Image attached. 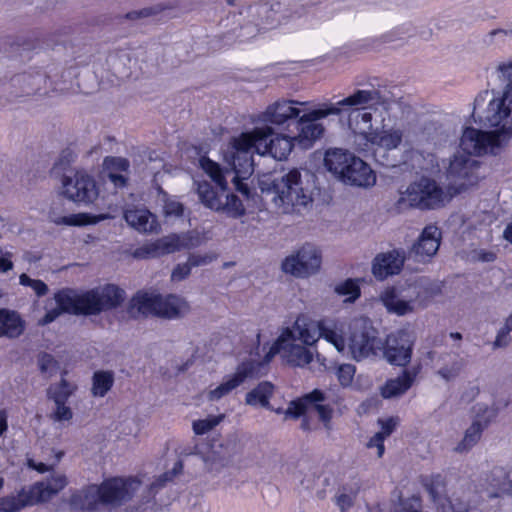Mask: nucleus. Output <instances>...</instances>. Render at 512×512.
<instances>
[{
    "instance_id": "obj_1",
    "label": "nucleus",
    "mask_w": 512,
    "mask_h": 512,
    "mask_svg": "<svg viewBox=\"0 0 512 512\" xmlns=\"http://www.w3.org/2000/svg\"><path fill=\"white\" fill-rule=\"evenodd\" d=\"M338 104L345 109L352 108L348 114V126L358 149L371 151L375 161L382 166H396L395 153L404 141L405 131L388 123L395 119L394 112L399 108L397 100L376 89H359Z\"/></svg>"
},
{
    "instance_id": "obj_2",
    "label": "nucleus",
    "mask_w": 512,
    "mask_h": 512,
    "mask_svg": "<svg viewBox=\"0 0 512 512\" xmlns=\"http://www.w3.org/2000/svg\"><path fill=\"white\" fill-rule=\"evenodd\" d=\"M311 179L308 172L294 168L271 180H261L260 188L283 213H291L311 205Z\"/></svg>"
},
{
    "instance_id": "obj_3",
    "label": "nucleus",
    "mask_w": 512,
    "mask_h": 512,
    "mask_svg": "<svg viewBox=\"0 0 512 512\" xmlns=\"http://www.w3.org/2000/svg\"><path fill=\"white\" fill-rule=\"evenodd\" d=\"M62 312L75 315H97L102 311L120 306L125 300V292L114 284L78 293L73 289H63L54 295Z\"/></svg>"
},
{
    "instance_id": "obj_4",
    "label": "nucleus",
    "mask_w": 512,
    "mask_h": 512,
    "mask_svg": "<svg viewBox=\"0 0 512 512\" xmlns=\"http://www.w3.org/2000/svg\"><path fill=\"white\" fill-rule=\"evenodd\" d=\"M499 77L507 80L502 91L485 90L475 98V107L480 118L488 125H501L506 131L512 129V62L497 66Z\"/></svg>"
},
{
    "instance_id": "obj_5",
    "label": "nucleus",
    "mask_w": 512,
    "mask_h": 512,
    "mask_svg": "<svg viewBox=\"0 0 512 512\" xmlns=\"http://www.w3.org/2000/svg\"><path fill=\"white\" fill-rule=\"evenodd\" d=\"M440 292L438 285L415 281L387 287L379 295V300L388 313L405 316L427 307Z\"/></svg>"
},
{
    "instance_id": "obj_6",
    "label": "nucleus",
    "mask_w": 512,
    "mask_h": 512,
    "mask_svg": "<svg viewBox=\"0 0 512 512\" xmlns=\"http://www.w3.org/2000/svg\"><path fill=\"white\" fill-rule=\"evenodd\" d=\"M274 133L272 127H257L251 132L241 133L232 141L227 162L231 165L232 171L238 177L248 178L254 170L252 153L258 154L262 151V141L271 137Z\"/></svg>"
},
{
    "instance_id": "obj_7",
    "label": "nucleus",
    "mask_w": 512,
    "mask_h": 512,
    "mask_svg": "<svg viewBox=\"0 0 512 512\" xmlns=\"http://www.w3.org/2000/svg\"><path fill=\"white\" fill-rule=\"evenodd\" d=\"M450 197L476 187L483 178L482 163L464 152H456L443 161Z\"/></svg>"
},
{
    "instance_id": "obj_8",
    "label": "nucleus",
    "mask_w": 512,
    "mask_h": 512,
    "mask_svg": "<svg viewBox=\"0 0 512 512\" xmlns=\"http://www.w3.org/2000/svg\"><path fill=\"white\" fill-rule=\"evenodd\" d=\"M450 198L448 192L445 193L435 180L422 177L400 193L395 206L399 212L410 208L435 209L444 205Z\"/></svg>"
},
{
    "instance_id": "obj_9",
    "label": "nucleus",
    "mask_w": 512,
    "mask_h": 512,
    "mask_svg": "<svg viewBox=\"0 0 512 512\" xmlns=\"http://www.w3.org/2000/svg\"><path fill=\"white\" fill-rule=\"evenodd\" d=\"M473 116L478 117L479 121L485 126L492 127L480 118L479 111L475 106L473 107ZM493 127L499 129L487 132L475 128H466L460 139L461 152L470 156L488 153L496 155L501 149L503 143L512 135V128L511 131L508 132L501 125H494Z\"/></svg>"
},
{
    "instance_id": "obj_10",
    "label": "nucleus",
    "mask_w": 512,
    "mask_h": 512,
    "mask_svg": "<svg viewBox=\"0 0 512 512\" xmlns=\"http://www.w3.org/2000/svg\"><path fill=\"white\" fill-rule=\"evenodd\" d=\"M344 109L338 102L336 104L326 102L314 109H303L297 118L298 134L293 139L305 148L310 147L314 141L322 137L325 131L319 120L331 115L338 116Z\"/></svg>"
},
{
    "instance_id": "obj_11",
    "label": "nucleus",
    "mask_w": 512,
    "mask_h": 512,
    "mask_svg": "<svg viewBox=\"0 0 512 512\" xmlns=\"http://www.w3.org/2000/svg\"><path fill=\"white\" fill-rule=\"evenodd\" d=\"M349 328L351 335L348 347L356 361L376 355L377 351L383 348V343L368 318L353 319Z\"/></svg>"
},
{
    "instance_id": "obj_12",
    "label": "nucleus",
    "mask_w": 512,
    "mask_h": 512,
    "mask_svg": "<svg viewBox=\"0 0 512 512\" xmlns=\"http://www.w3.org/2000/svg\"><path fill=\"white\" fill-rule=\"evenodd\" d=\"M322 264L321 251L313 244L305 243L281 264L282 270L296 278L306 279L316 275Z\"/></svg>"
},
{
    "instance_id": "obj_13",
    "label": "nucleus",
    "mask_w": 512,
    "mask_h": 512,
    "mask_svg": "<svg viewBox=\"0 0 512 512\" xmlns=\"http://www.w3.org/2000/svg\"><path fill=\"white\" fill-rule=\"evenodd\" d=\"M200 166L215 182L219 191L212 187L208 182L198 183L197 194L199 200L206 208L218 212L221 208V201L227 191V182L223 175V171L216 162L206 157H202L200 159Z\"/></svg>"
},
{
    "instance_id": "obj_14",
    "label": "nucleus",
    "mask_w": 512,
    "mask_h": 512,
    "mask_svg": "<svg viewBox=\"0 0 512 512\" xmlns=\"http://www.w3.org/2000/svg\"><path fill=\"white\" fill-rule=\"evenodd\" d=\"M62 193L67 199L85 205L92 203L98 197L94 179L82 171L63 177Z\"/></svg>"
},
{
    "instance_id": "obj_15",
    "label": "nucleus",
    "mask_w": 512,
    "mask_h": 512,
    "mask_svg": "<svg viewBox=\"0 0 512 512\" xmlns=\"http://www.w3.org/2000/svg\"><path fill=\"white\" fill-rule=\"evenodd\" d=\"M264 363L249 360L238 365L234 374L227 376L224 381L215 389L209 391L208 399L217 401L222 397L231 393L238 386L248 379L258 378L262 376Z\"/></svg>"
},
{
    "instance_id": "obj_16",
    "label": "nucleus",
    "mask_w": 512,
    "mask_h": 512,
    "mask_svg": "<svg viewBox=\"0 0 512 512\" xmlns=\"http://www.w3.org/2000/svg\"><path fill=\"white\" fill-rule=\"evenodd\" d=\"M429 493L436 504L438 512H469L476 508L481 497L470 487L454 492L451 497L440 495L435 487H431Z\"/></svg>"
},
{
    "instance_id": "obj_17",
    "label": "nucleus",
    "mask_w": 512,
    "mask_h": 512,
    "mask_svg": "<svg viewBox=\"0 0 512 512\" xmlns=\"http://www.w3.org/2000/svg\"><path fill=\"white\" fill-rule=\"evenodd\" d=\"M140 482L134 479L111 478L99 486L103 506L118 507L131 499Z\"/></svg>"
},
{
    "instance_id": "obj_18",
    "label": "nucleus",
    "mask_w": 512,
    "mask_h": 512,
    "mask_svg": "<svg viewBox=\"0 0 512 512\" xmlns=\"http://www.w3.org/2000/svg\"><path fill=\"white\" fill-rule=\"evenodd\" d=\"M308 102L296 100L279 99L269 104L266 109L258 115V122L275 126H282L288 121L297 119L302 113L298 106H306ZM265 127H269L266 125Z\"/></svg>"
},
{
    "instance_id": "obj_19",
    "label": "nucleus",
    "mask_w": 512,
    "mask_h": 512,
    "mask_svg": "<svg viewBox=\"0 0 512 512\" xmlns=\"http://www.w3.org/2000/svg\"><path fill=\"white\" fill-rule=\"evenodd\" d=\"M413 345L409 332L399 330L391 333L386 338L384 357L390 364L405 367L411 361Z\"/></svg>"
},
{
    "instance_id": "obj_20",
    "label": "nucleus",
    "mask_w": 512,
    "mask_h": 512,
    "mask_svg": "<svg viewBox=\"0 0 512 512\" xmlns=\"http://www.w3.org/2000/svg\"><path fill=\"white\" fill-rule=\"evenodd\" d=\"M322 321L299 315L291 328H286L280 337V343L300 341L307 346L314 345L321 338Z\"/></svg>"
},
{
    "instance_id": "obj_21",
    "label": "nucleus",
    "mask_w": 512,
    "mask_h": 512,
    "mask_svg": "<svg viewBox=\"0 0 512 512\" xmlns=\"http://www.w3.org/2000/svg\"><path fill=\"white\" fill-rule=\"evenodd\" d=\"M194 455L198 456L204 463L209 473H218L230 463V454L221 443H207L197 445Z\"/></svg>"
},
{
    "instance_id": "obj_22",
    "label": "nucleus",
    "mask_w": 512,
    "mask_h": 512,
    "mask_svg": "<svg viewBox=\"0 0 512 512\" xmlns=\"http://www.w3.org/2000/svg\"><path fill=\"white\" fill-rule=\"evenodd\" d=\"M442 234L440 229L435 225L426 226L418 240L413 244L410 254L417 261H426L431 259L438 251Z\"/></svg>"
},
{
    "instance_id": "obj_23",
    "label": "nucleus",
    "mask_w": 512,
    "mask_h": 512,
    "mask_svg": "<svg viewBox=\"0 0 512 512\" xmlns=\"http://www.w3.org/2000/svg\"><path fill=\"white\" fill-rule=\"evenodd\" d=\"M68 483L67 476L61 472H54L45 480L34 483L29 490L35 505L48 502L62 491Z\"/></svg>"
},
{
    "instance_id": "obj_24",
    "label": "nucleus",
    "mask_w": 512,
    "mask_h": 512,
    "mask_svg": "<svg viewBox=\"0 0 512 512\" xmlns=\"http://www.w3.org/2000/svg\"><path fill=\"white\" fill-rule=\"evenodd\" d=\"M275 353H281L287 363L296 367H305L313 360V353L308 348L295 344V341L280 343V337L266 356V361H269L270 354Z\"/></svg>"
},
{
    "instance_id": "obj_25",
    "label": "nucleus",
    "mask_w": 512,
    "mask_h": 512,
    "mask_svg": "<svg viewBox=\"0 0 512 512\" xmlns=\"http://www.w3.org/2000/svg\"><path fill=\"white\" fill-rule=\"evenodd\" d=\"M404 252L392 250L378 254L372 264V273L379 279L384 280L388 276L398 274L404 264Z\"/></svg>"
},
{
    "instance_id": "obj_26",
    "label": "nucleus",
    "mask_w": 512,
    "mask_h": 512,
    "mask_svg": "<svg viewBox=\"0 0 512 512\" xmlns=\"http://www.w3.org/2000/svg\"><path fill=\"white\" fill-rule=\"evenodd\" d=\"M123 216L127 224L139 233L157 234L161 230L157 217L145 208L126 209Z\"/></svg>"
},
{
    "instance_id": "obj_27",
    "label": "nucleus",
    "mask_w": 512,
    "mask_h": 512,
    "mask_svg": "<svg viewBox=\"0 0 512 512\" xmlns=\"http://www.w3.org/2000/svg\"><path fill=\"white\" fill-rule=\"evenodd\" d=\"M340 180L353 186L370 187L376 183V174L366 162L355 156Z\"/></svg>"
},
{
    "instance_id": "obj_28",
    "label": "nucleus",
    "mask_w": 512,
    "mask_h": 512,
    "mask_svg": "<svg viewBox=\"0 0 512 512\" xmlns=\"http://www.w3.org/2000/svg\"><path fill=\"white\" fill-rule=\"evenodd\" d=\"M68 503L73 510L96 511L103 507L98 485H89L75 490L69 497Z\"/></svg>"
},
{
    "instance_id": "obj_29",
    "label": "nucleus",
    "mask_w": 512,
    "mask_h": 512,
    "mask_svg": "<svg viewBox=\"0 0 512 512\" xmlns=\"http://www.w3.org/2000/svg\"><path fill=\"white\" fill-rule=\"evenodd\" d=\"M191 311L189 302L177 294H159L158 318L179 319Z\"/></svg>"
},
{
    "instance_id": "obj_30",
    "label": "nucleus",
    "mask_w": 512,
    "mask_h": 512,
    "mask_svg": "<svg viewBox=\"0 0 512 512\" xmlns=\"http://www.w3.org/2000/svg\"><path fill=\"white\" fill-rule=\"evenodd\" d=\"M159 293L137 292L129 304V313L134 316L158 317Z\"/></svg>"
},
{
    "instance_id": "obj_31",
    "label": "nucleus",
    "mask_w": 512,
    "mask_h": 512,
    "mask_svg": "<svg viewBox=\"0 0 512 512\" xmlns=\"http://www.w3.org/2000/svg\"><path fill=\"white\" fill-rule=\"evenodd\" d=\"M180 250L182 249L179 234L173 233L161 237L156 241L143 246L142 248L136 251V255L141 257L156 258Z\"/></svg>"
},
{
    "instance_id": "obj_32",
    "label": "nucleus",
    "mask_w": 512,
    "mask_h": 512,
    "mask_svg": "<svg viewBox=\"0 0 512 512\" xmlns=\"http://www.w3.org/2000/svg\"><path fill=\"white\" fill-rule=\"evenodd\" d=\"M419 368L405 369L401 375L388 380L381 388V395L384 398L399 397L406 393L417 377Z\"/></svg>"
},
{
    "instance_id": "obj_33",
    "label": "nucleus",
    "mask_w": 512,
    "mask_h": 512,
    "mask_svg": "<svg viewBox=\"0 0 512 512\" xmlns=\"http://www.w3.org/2000/svg\"><path fill=\"white\" fill-rule=\"evenodd\" d=\"M355 155L342 148H330L326 151L324 157L325 167L339 180L347 171Z\"/></svg>"
},
{
    "instance_id": "obj_34",
    "label": "nucleus",
    "mask_w": 512,
    "mask_h": 512,
    "mask_svg": "<svg viewBox=\"0 0 512 512\" xmlns=\"http://www.w3.org/2000/svg\"><path fill=\"white\" fill-rule=\"evenodd\" d=\"M437 375L446 382L456 379L466 365V361L458 353H443L438 358Z\"/></svg>"
},
{
    "instance_id": "obj_35",
    "label": "nucleus",
    "mask_w": 512,
    "mask_h": 512,
    "mask_svg": "<svg viewBox=\"0 0 512 512\" xmlns=\"http://www.w3.org/2000/svg\"><path fill=\"white\" fill-rule=\"evenodd\" d=\"M25 329V322L16 312L0 309V337L17 338Z\"/></svg>"
},
{
    "instance_id": "obj_36",
    "label": "nucleus",
    "mask_w": 512,
    "mask_h": 512,
    "mask_svg": "<svg viewBox=\"0 0 512 512\" xmlns=\"http://www.w3.org/2000/svg\"><path fill=\"white\" fill-rule=\"evenodd\" d=\"M268 138L269 137H266L265 140L262 141V151L260 155L269 154L277 160L286 159L293 147L292 139L285 135H277L267 142Z\"/></svg>"
},
{
    "instance_id": "obj_37",
    "label": "nucleus",
    "mask_w": 512,
    "mask_h": 512,
    "mask_svg": "<svg viewBox=\"0 0 512 512\" xmlns=\"http://www.w3.org/2000/svg\"><path fill=\"white\" fill-rule=\"evenodd\" d=\"M324 393L318 389L313 390L302 399L290 402L285 411L286 417L298 418L308 412L314 404H322Z\"/></svg>"
},
{
    "instance_id": "obj_38",
    "label": "nucleus",
    "mask_w": 512,
    "mask_h": 512,
    "mask_svg": "<svg viewBox=\"0 0 512 512\" xmlns=\"http://www.w3.org/2000/svg\"><path fill=\"white\" fill-rule=\"evenodd\" d=\"M34 505L29 489H22L17 495L11 494L0 498V512H19L25 507Z\"/></svg>"
},
{
    "instance_id": "obj_39",
    "label": "nucleus",
    "mask_w": 512,
    "mask_h": 512,
    "mask_svg": "<svg viewBox=\"0 0 512 512\" xmlns=\"http://www.w3.org/2000/svg\"><path fill=\"white\" fill-rule=\"evenodd\" d=\"M344 331L345 327L343 324L327 321H322L321 323V337L331 343L339 352H343L346 348Z\"/></svg>"
},
{
    "instance_id": "obj_40",
    "label": "nucleus",
    "mask_w": 512,
    "mask_h": 512,
    "mask_svg": "<svg viewBox=\"0 0 512 512\" xmlns=\"http://www.w3.org/2000/svg\"><path fill=\"white\" fill-rule=\"evenodd\" d=\"M486 429L485 423L473 421L466 429L464 437L456 445L454 451L457 453H466L471 450L481 439L483 431Z\"/></svg>"
},
{
    "instance_id": "obj_41",
    "label": "nucleus",
    "mask_w": 512,
    "mask_h": 512,
    "mask_svg": "<svg viewBox=\"0 0 512 512\" xmlns=\"http://www.w3.org/2000/svg\"><path fill=\"white\" fill-rule=\"evenodd\" d=\"M274 391L272 383L264 381L259 383L253 390L246 394L245 402L251 406L268 407L269 399Z\"/></svg>"
},
{
    "instance_id": "obj_42",
    "label": "nucleus",
    "mask_w": 512,
    "mask_h": 512,
    "mask_svg": "<svg viewBox=\"0 0 512 512\" xmlns=\"http://www.w3.org/2000/svg\"><path fill=\"white\" fill-rule=\"evenodd\" d=\"M76 389L77 386L74 383L68 382L62 377L59 383L49 386L47 389V397L52 400L54 404H60V402H66Z\"/></svg>"
},
{
    "instance_id": "obj_43",
    "label": "nucleus",
    "mask_w": 512,
    "mask_h": 512,
    "mask_svg": "<svg viewBox=\"0 0 512 512\" xmlns=\"http://www.w3.org/2000/svg\"><path fill=\"white\" fill-rule=\"evenodd\" d=\"M220 206L219 213H224L234 219L240 218L246 214V209L242 201L235 194L228 193L227 191L225 192Z\"/></svg>"
},
{
    "instance_id": "obj_44",
    "label": "nucleus",
    "mask_w": 512,
    "mask_h": 512,
    "mask_svg": "<svg viewBox=\"0 0 512 512\" xmlns=\"http://www.w3.org/2000/svg\"><path fill=\"white\" fill-rule=\"evenodd\" d=\"M359 490L360 484L358 482H355L350 486L344 485L338 489L335 495V501L342 511H345L354 504V500Z\"/></svg>"
},
{
    "instance_id": "obj_45",
    "label": "nucleus",
    "mask_w": 512,
    "mask_h": 512,
    "mask_svg": "<svg viewBox=\"0 0 512 512\" xmlns=\"http://www.w3.org/2000/svg\"><path fill=\"white\" fill-rule=\"evenodd\" d=\"M114 382L113 373L110 371H98L93 376L92 393L94 396L103 397L111 389Z\"/></svg>"
},
{
    "instance_id": "obj_46",
    "label": "nucleus",
    "mask_w": 512,
    "mask_h": 512,
    "mask_svg": "<svg viewBox=\"0 0 512 512\" xmlns=\"http://www.w3.org/2000/svg\"><path fill=\"white\" fill-rule=\"evenodd\" d=\"M334 292L345 297V302H354L360 296V287L357 280L346 279L335 286Z\"/></svg>"
},
{
    "instance_id": "obj_47",
    "label": "nucleus",
    "mask_w": 512,
    "mask_h": 512,
    "mask_svg": "<svg viewBox=\"0 0 512 512\" xmlns=\"http://www.w3.org/2000/svg\"><path fill=\"white\" fill-rule=\"evenodd\" d=\"M223 417V415H219L196 420L192 424L193 432L196 435H204L214 429L222 421Z\"/></svg>"
},
{
    "instance_id": "obj_48",
    "label": "nucleus",
    "mask_w": 512,
    "mask_h": 512,
    "mask_svg": "<svg viewBox=\"0 0 512 512\" xmlns=\"http://www.w3.org/2000/svg\"><path fill=\"white\" fill-rule=\"evenodd\" d=\"M497 409L486 404H477L475 407V418L473 421L485 423L487 428L490 422L496 417Z\"/></svg>"
},
{
    "instance_id": "obj_49",
    "label": "nucleus",
    "mask_w": 512,
    "mask_h": 512,
    "mask_svg": "<svg viewBox=\"0 0 512 512\" xmlns=\"http://www.w3.org/2000/svg\"><path fill=\"white\" fill-rule=\"evenodd\" d=\"M355 366L352 364H342L336 370L337 379L342 387L351 386L355 376Z\"/></svg>"
},
{
    "instance_id": "obj_50",
    "label": "nucleus",
    "mask_w": 512,
    "mask_h": 512,
    "mask_svg": "<svg viewBox=\"0 0 512 512\" xmlns=\"http://www.w3.org/2000/svg\"><path fill=\"white\" fill-rule=\"evenodd\" d=\"M19 282L23 286L31 287L38 297L48 293V286L39 279H31L27 274L23 273L19 276Z\"/></svg>"
},
{
    "instance_id": "obj_51",
    "label": "nucleus",
    "mask_w": 512,
    "mask_h": 512,
    "mask_svg": "<svg viewBox=\"0 0 512 512\" xmlns=\"http://www.w3.org/2000/svg\"><path fill=\"white\" fill-rule=\"evenodd\" d=\"M181 249H193L203 243V239L197 231L179 233Z\"/></svg>"
},
{
    "instance_id": "obj_52",
    "label": "nucleus",
    "mask_w": 512,
    "mask_h": 512,
    "mask_svg": "<svg viewBox=\"0 0 512 512\" xmlns=\"http://www.w3.org/2000/svg\"><path fill=\"white\" fill-rule=\"evenodd\" d=\"M163 213L165 217H182L184 206L175 199L167 198L164 200Z\"/></svg>"
},
{
    "instance_id": "obj_53",
    "label": "nucleus",
    "mask_w": 512,
    "mask_h": 512,
    "mask_svg": "<svg viewBox=\"0 0 512 512\" xmlns=\"http://www.w3.org/2000/svg\"><path fill=\"white\" fill-rule=\"evenodd\" d=\"M163 7L161 5L153 6V7H145L140 10L130 11L125 15V18L128 20H137L140 18H148L154 15L159 14L163 11Z\"/></svg>"
},
{
    "instance_id": "obj_54",
    "label": "nucleus",
    "mask_w": 512,
    "mask_h": 512,
    "mask_svg": "<svg viewBox=\"0 0 512 512\" xmlns=\"http://www.w3.org/2000/svg\"><path fill=\"white\" fill-rule=\"evenodd\" d=\"M38 362L41 372L48 374L49 376H52L58 368L57 361L50 354H42L39 357Z\"/></svg>"
},
{
    "instance_id": "obj_55",
    "label": "nucleus",
    "mask_w": 512,
    "mask_h": 512,
    "mask_svg": "<svg viewBox=\"0 0 512 512\" xmlns=\"http://www.w3.org/2000/svg\"><path fill=\"white\" fill-rule=\"evenodd\" d=\"M73 417V412L70 407L66 405V402H60L55 404V409L51 414V419L57 422L69 421Z\"/></svg>"
},
{
    "instance_id": "obj_56",
    "label": "nucleus",
    "mask_w": 512,
    "mask_h": 512,
    "mask_svg": "<svg viewBox=\"0 0 512 512\" xmlns=\"http://www.w3.org/2000/svg\"><path fill=\"white\" fill-rule=\"evenodd\" d=\"M511 332L512 329L507 324H504V326L497 333L495 341L493 342V347L503 348L508 346L512 340L510 336Z\"/></svg>"
},
{
    "instance_id": "obj_57",
    "label": "nucleus",
    "mask_w": 512,
    "mask_h": 512,
    "mask_svg": "<svg viewBox=\"0 0 512 512\" xmlns=\"http://www.w3.org/2000/svg\"><path fill=\"white\" fill-rule=\"evenodd\" d=\"M107 169L111 171H127L129 168V162L125 158L121 157H107L104 161Z\"/></svg>"
},
{
    "instance_id": "obj_58",
    "label": "nucleus",
    "mask_w": 512,
    "mask_h": 512,
    "mask_svg": "<svg viewBox=\"0 0 512 512\" xmlns=\"http://www.w3.org/2000/svg\"><path fill=\"white\" fill-rule=\"evenodd\" d=\"M214 259H215V255L212 253H206V254L193 253L188 256L187 261L189 262V264L192 268V267L208 265Z\"/></svg>"
},
{
    "instance_id": "obj_59",
    "label": "nucleus",
    "mask_w": 512,
    "mask_h": 512,
    "mask_svg": "<svg viewBox=\"0 0 512 512\" xmlns=\"http://www.w3.org/2000/svg\"><path fill=\"white\" fill-rule=\"evenodd\" d=\"M313 412H316L318 414L319 419L321 421H323L325 423V425L327 426V424L330 422V419L332 416V409L327 405L314 404L311 406V409L308 410L307 413H313Z\"/></svg>"
},
{
    "instance_id": "obj_60",
    "label": "nucleus",
    "mask_w": 512,
    "mask_h": 512,
    "mask_svg": "<svg viewBox=\"0 0 512 512\" xmlns=\"http://www.w3.org/2000/svg\"><path fill=\"white\" fill-rule=\"evenodd\" d=\"M503 469L500 467H494L488 473L483 475V480L487 482L491 487H498L501 484V477L503 476Z\"/></svg>"
},
{
    "instance_id": "obj_61",
    "label": "nucleus",
    "mask_w": 512,
    "mask_h": 512,
    "mask_svg": "<svg viewBox=\"0 0 512 512\" xmlns=\"http://www.w3.org/2000/svg\"><path fill=\"white\" fill-rule=\"evenodd\" d=\"M191 273V266L189 262L178 264L172 271V281H182L187 278Z\"/></svg>"
},
{
    "instance_id": "obj_62",
    "label": "nucleus",
    "mask_w": 512,
    "mask_h": 512,
    "mask_svg": "<svg viewBox=\"0 0 512 512\" xmlns=\"http://www.w3.org/2000/svg\"><path fill=\"white\" fill-rule=\"evenodd\" d=\"M182 469H183V464L181 461H177L172 470L169 471V472H166L164 473L162 476H160V478L158 479V482L153 484L152 486H162L164 484V482L166 481H171L176 475L180 474L182 472Z\"/></svg>"
},
{
    "instance_id": "obj_63",
    "label": "nucleus",
    "mask_w": 512,
    "mask_h": 512,
    "mask_svg": "<svg viewBox=\"0 0 512 512\" xmlns=\"http://www.w3.org/2000/svg\"><path fill=\"white\" fill-rule=\"evenodd\" d=\"M472 258L480 262H493L496 259V254L492 251L476 249L472 252Z\"/></svg>"
},
{
    "instance_id": "obj_64",
    "label": "nucleus",
    "mask_w": 512,
    "mask_h": 512,
    "mask_svg": "<svg viewBox=\"0 0 512 512\" xmlns=\"http://www.w3.org/2000/svg\"><path fill=\"white\" fill-rule=\"evenodd\" d=\"M384 437L379 433H375L374 436H372L369 440V442L367 443V447L369 448H372V447H376L377 448V456L379 458H381L384 454Z\"/></svg>"
}]
</instances>
